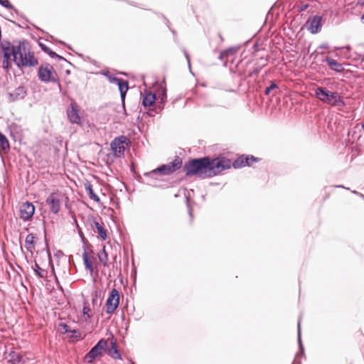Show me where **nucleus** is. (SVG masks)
I'll return each mask as SVG.
<instances>
[{
  "mask_svg": "<svg viewBox=\"0 0 364 364\" xmlns=\"http://www.w3.org/2000/svg\"><path fill=\"white\" fill-rule=\"evenodd\" d=\"M50 210L53 213H58L60 209L61 195L58 193H52L46 199Z\"/></svg>",
  "mask_w": 364,
  "mask_h": 364,
  "instance_id": "obj_9",
  "label": "nucleus"
},
{
  "mask_svg": "<svg viewBox=\"0 0 364 364\" xmlns=\"http://www.w3.org/2000/svg\"><path fill=\"white\" fill-rule=\"evenodd\" d=\"M85 190L90 197V199L99 203L100 202V198L95 193L92 186L90 184V183L87 182L85 183Z\"/></svg>",
  "mask_w": 364,
  "mask_h": 364,
  "instance_id": "obj_20",
  "label": "nucleus"
},
{
  "mask_svg": "<svg viewBox=\"0 0 364 364\" xmlns=\"http://www.w3.org/2000/svg\"><path fill=\"white\" fill-rule=\"evenodd\" d=\"M257 161V159L253 156H242L235 160L233 163L231 162L235 168H240L245 166H252L254 162Z\"/></svg>",
  "mask_w": 364,
  "mask_h": 364,
  "instance_id": "obj_12",
  "label": "nucleus"
},
{
  "mask_svg": "<svg viewBox=\"0 0 364 364\" xmlns=\"http://www.w3.org/2000/svg\"><path fill=\"white\" fill-rule=\"evenodd\" d=\"M190 215H191V220H193V216H192V213H190Z\"/></svg>",
  "mask_w": 364,
  "mask_h": 364,
  "instance_id": "obj_31",
  "label": "nucleus"
},
{
  "mask_svg": "<svg viewBox=\"0 0 364 364\" xmlns=\"http://www.w3.org/2000/svg\"><path fill=\"white\" fill-rule=\"evenodd\" d=\"M0 4L7 9H11L12 5L9 0H0Z\"/></svg>",
  "mask_w": 364,
  "mask_h": 364,
  "instance_id": "obj_29",
  "label": "nucleus"
},
{
  "mask_svg": "<svg viewBox=\"0 0 364 364\" xmlns=\"http://www.w3.org/2000/svg\"><path fill=\"white\" fill-rule=\"evenodd\" d=\"M326 62L330 68L333 70H336L337 72H342L344 70L343 65L341 63H338L336 60L327 58Z\"/></svg>",
  "mask_w": 364,
  "mask_h": 364,
  "instance_id": "obj_19",
  "label": "nucleus"
},
{
  "mask_svg": "<svg viewBox=\"0 0 364 364\" xmlns=\"http://www.w3.org/2000/svg\"><path fill=\"white\" fill-rule=\"evenodd\" d=\"M34 212V205L30 202H25L20 206L19 217L24 221L29 220L33 217Z\"/></svg>",
  "mask_w": 364,
  "mask_h": 364,
  "instance_id": "obj_10",
  "label": "nucleus"
},
{
  "mask_svg": "<svg viewBox=\"0 0 364 364\" xmlns=\"http://www.w3.org/2000/svg\"><path fill=\"white\" fill-rule=\"evenodd\" d=\"M321 20L322 18L319 16H315L309 19L306 22L307 29L313 34L317 33L322 26Z\"/></svg>",
  "mask_w": 364,
  "mask_h": 364,
  "instance_id": "obj_11",
  "label": "nucleus"
},
{
  "mask_svg": "<svg viewBox=\"0 0 364 364\" xmlns=\"http://www.w3.org/2000/svg\"><path fill=\"white\" fill-rule=\"evenodd\" d=\"M34 270L39 277L43 278L45 277V270L41 268L37 263L35 264Z\"/></svg>",
  "mask_w": 364,
  "mask_h": 364,
  "instance_id": "obj_26",
  "label": "nucleus"
},
{
  "mask_svg": "<svg viewBox=\"0 0 364 364\" xmlns=\"http://www.w3.org/2000/svg\"><path fill=\"white\" fill-rule=\"evenodd\" d=\"M100 262L104 265H107L108 262V255L105 250V247H104L103 249L100 251V252L98 254Z\"/></svg>",
  "mask_w": 364,
  "mask_h": 364,
  "instance_id": "obj_23",
  "label": "nucleus"
},
{
  "mask_svg": "<svg viewBox=\"0 0 364 364\" xmlns=\"http://www.w3.org/2000/svg\"><path fill=\"white\" fill-rule=\"evenodd\" d=\"M277 87V85L274 82H272L271 85L265 89L264 94L266 95H269L271 93L272 90L276 89Z\"/></svg>",
  "mask_w": 364,
  "mask_h": 364,
  "instance_id": "obj_28",
  "label": "nucleus"
},
{
  "mask_svg": "<svg viewBox=\"0 0 364 364\" xmlns=\"http://www.w3.org/2000/svg\"><path fill=\"white\" fill-rule=\"evenodd\" d=\"M361 18H362L363 20H364V13H363V15L362 16Z\"/></svg>",
  "mask_w": 364,
  "mask_h": 364,
  "instance_id": "obj_32",
  "label": "nucleus"
},
{
  "mask_svg": "<svg viewBox=\"0 0 364 364\" xmlns=\"http://www.w3.org/2000/svg\"><path fill=\"white\" fill-rule=\"evenodd\" d=\"M38 75L40 80L45 82H55L58 78L53 67L48 63L41 65L39 67Z\"/></svg>",
  "mask_w": 364,
  "mask_h": 364,
  "instance_id": "obj_5",
  "label": "nucleus"
},
{
  "mask_svg": "<svg viewBox=\"0 0 364 364\" xmlns=\"http://www.w3.org/2000/svg\"><path fill=\"white\" fill-rule=\"evenodd\" d=\"M181 166L182 159L179 157H176L173 161L167 164L162 165L161 166L151 171L148 174L159 173L161 175H168L179 169Z\"/></svg>",
  "mask_w": 364,
  "mask_h": 364,
  "instance_id": "obj_7",
  "label": "nucleus"
},
{
  "mask_svg": "<svg viewBox=\"0 0 364 364\" xmlns=\"http://www.w3.org/2000/svg\"><path fill=\"white\" fill-rule=\"evenodd\" d=\"M70 332L73 333L71 337L77 338V339L81 338V333H80V331H78L77 330H73V331L71 330Z\"/></svg>",
  "mask_w": 364,
  "mask_h": 364,
  "instance_id": "obj_30",
  "label": "nucleus"
},
{
  "mask_svg": "<svg viewBox=\"0 0 364 364\" xmlns=\"http://www.w3.org/2000/svg\"><path fill=\"white\" fill-rule=\"evenodd\" d=\"M336 191H335L334 188L333 187H331L329 188H325L324 190V193H323V201H326L327 200H328L331 196H336L337 195L336 194Z\"/></svg>",
  "mask_w": 364,
  "mask_h": 364,
  "instance_id": "obj_24",
  "label": "nucleus"
},
{
  "mask_svg": "<svg viewBox=\"0 0 364 364\" xmlns=\"http://www.w3.org/2000/svg\"><path fill=\"white\" fill-rule=\"evenodd\" d=\"M82 314L85 321H87V319L90 318L92 316V310L90 307L86 304L83 306Z\"/></svg>",
  "mask_w": 364,
  "mask_h": 364,
  "instance_id": "obj_25",
  "label": "nucleus"
},
{
  "mask_svg": "<svg viewBox=\"0 0 364 364\" xmlns=\"http://www.w3.org/2000/svg\"><path fill=\"white\" fill-rule=\"evenodd\" d=\"M120 294L119 290L113 288L109 293L105 303V311L107 314H112L119 305Z\"/></svg>",
  "mask_w": 364,
  "mask_h": 364,
  "instance_id": "obj_6",
  "label": "nucleus"
},
{
  "mask_svg": "<svg viewBox=\"0 0 364 364\" xmlns=\"http://www.w3.org/2000/svg\"><path fill=\"white\" fill-rule=\"evenodd\" d=\"M129 140L124 136L115 138L111 142V149L116 157H121L124 155L126 147L128 146Z\"/></svg>",
  "mask_w": 364,
  "mask_h": 364,
  "instance_id": "obj_8",
  "label": "nucleus"
},
{
  "mask_svg": "<svg viewBox=\"0 0 364 364\" xmlns=\"http://www.w3.org/2000/svg\"><path fill=\"white\" fill-rule=\"evenodd\" d=\"M9 149V143L6 137L0 132V151H6Z\"/></svg>",
  "mask_w": 364,
  "mask_h": 364,
  "instance_id": "obj_22",
  "label": "nucleus"
},
{
  "mask_svg": "<svg viewBox=\"0 0 364 364\" xmlns=\"http://www.w3.org/2000/svg\"><path fill=\"white\" fill-rule=\"evenodd\" d=\"M82 257L86 269L90 271V274H92L94 268L92 259L88 256L87 253L85 251L82 255Z\"/></svg>",
  "mask_w": 364,
  "mask_h": 364,
  "instance_id": "obj_21",
  "label": "nucleus"
},
{
  "mask_svg": "<svg viewBox=\"0 0 364 364\" xmlns=\"http://www.w3.org/2000/svg\"><path fill=\"white\" fill-rule=\"evenodd\" d=\"M231 167V161L226 158L209 157L191 159L183 166V171L187 176H197L201 178L215 176Z\"/></svg>",
  "mask_w": 364,
  "mask_h": 364,
  "instance_id": "obj_1",
  "label": "nucleus"
},
{
  "mask_svg": "<svg viewBox=\"0 0 364 364\" xmlns=\"http://www.w3.org/2000/svg\"><path fill=\"white\" fill-rule=\"evenodd\" d=\"M92 228L95 232H97L101 240H105L107 239V232L102 225L97 221H94L93 224L92 225Z\"/></svg>",
  "mask_w": 364,
  "mask_h": 364,
  "instance_id": "obj_16",
  "label": "nucleus"
},
{
  "mask_svg": "<svg viewBox=\"0 0 364 364\" xmlns=\"http://www.w3.org/2000/svg\"><path fill=\"white\" fill-rule=\"evenodd\" d=\"M4 53L3 67L9 69L11 67V58L18 67H34L38 65V59L34 53L27 48L23 43H19L18 46H10L8 42L1 44Z\"/></svg>",
  "mask_w": 364,
  "mask_h": 364,
  "instance_id": "obj_2",
  "label": "nucleus"
},
{
  "mask_svg": "<svg viewBox=\"0 0 364 364\" xmlns=\"http://www.w3.org/2000/svg\"><path fill=\"white\" fill-rule=\"evenodd\" d=\"M25 246L27 250L30 251L31 252L34 250L36 246V237L33 234H28L26 236L25 240Z\"/></svg>",
  "mask_w": 364,
  "mask_h": 364,
  "instance_id": "obj_18",
  "label": "nucleus"
},
{
  "mask_svg": "<svg viewBox=\"0 0 364 364\" xmlns=\"http://www.w3.org/2000/svg\"><path fill=\"white\" fill-rule=\"evenodd\" d=\"M156 100V95L150 92L144 93L142 100V105L145 107H151Z\"/></svg>",
  "mask_w": 364,
  "mask_h": 364,
  "instance_id": "obj_17",
  "label": "nucleus"
},
{
  "mask_svg": "<svg viewBox=\"0 0 364 364\" xmlns=\"http://www.w3.org/2000/svg\"><path fill=\"white\" fill-rule=\"evenodd\" d=\"M58 327L59 330L62 333H65L71 331L69 326L65 323H60Z\"/></svg>",
  "mask_w": 364,
  "mask_h": 364,
  "instance_id": "obj_27",
  "label": "nucleus"
},
{
  "mask_svg": "<svg viewBox=\"0 0 364 364\" xmlns=\"http://www.w3.org/2000/svg\"><path fill=\"white\" fill-rule=\"evenodd\" d=\"M107 354L114 359H121L122 356L117 348V343L115 340H112L110 346L107 348Z\"/></svg>",
  "mask_w": 364,
  "mask_h": 364,
  "instance_id": "obj_15",
  "label": "nucleus"
},
{
  "mask_svg": "<svg viewBox=\"0 0 364 364\" xmlns=\"http://www.w3.org/2000/svg\"><path fill=\"white\" fill-rule=\"evenodd\" d=\"M114 81L116 82V83L119 87L120 95H121V98L124 103L126 93L129 89L128 82L127 80H124L120 79V78H114Z\"/></svg>",
  "mask_w": 364,
  "mask_h": 364,
  "instance_id": "obj_14",
  "label": "nucleus"
},
{
  "mask_svg": "<svg viewBox=\"0 0 364 364\" xmlns=\"http://www.w3.org/2000/svg\"><path fill=\"white\" fill-rule=\"evenodd\" d=\"M315 95L318 100L331 106H336L339 103H343L339 93L337 92H330L325 87H317L315 91Z\"/></svg>",
  "mask_w": 364,
  "mask_h": 364,
  "instance_id": "obj_3",
  "label": "nucleus"
},
{
  "mask_svg": "<svg viewBox=\"0 0 364 364\" xmlns=\"http://www.w3.org/2000/svg\"><path fill=\"white\" fill-rule=\"evenodd\" d=\"M362 128L364 129V123L362 124Z\"/></svg>",
  "mask_w": 364,
  "mask_h": 364,
  "instance_id": "obj_33",
  "label": "nucleus"
},
{
  "mask_svg": "<svg viewBox=\"0 0 364 364\" xmlns=\"http://www.w3.org/2000/svg\"><path fill=\"white\" fill-rule=\"evenodd\" d=\"M78 112L77 106L75 104H71L68 109L67 114L69 120L72 123L79 124L80 122V117Z\"/></svg>",
  "mask_w": 364,
  "mask_h": 364,
  "instance_id": "obj_13",
  "label": "nucleus"
},
{
  "mask_svg": "<svg viewBox=\"0 0 364 364\" xmlns=\"http://www.w3.org/2000/svg\"><path fill=\"white\" fill-rule=\"evenodd\" d=\"M107 348V341L101 339L92 349L85 355L84 360L87 363H92L96 358L102 356L104 351Z\"/></svg>",
  "mask_w": 364,
  "mask_h": 364,
  "instance_id": "obj_4",
  "label": "nucleus"
}]
</instances>
